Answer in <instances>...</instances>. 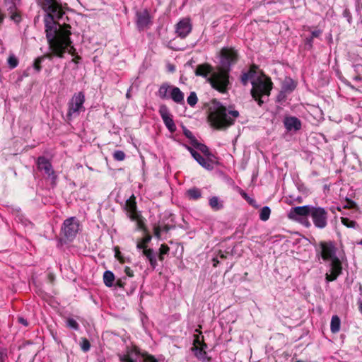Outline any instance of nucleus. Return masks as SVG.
<instances>
[{"mask_svg": "<svg viewBox=\"0 0 362 362\" xmlns=\"http://www.w3.org/2000/svg\"><path fill=\"white\" fill-rule=\"evenodd\" d=\"M42 9L46 13L44 17L46 38L49 47L54 54L59 58L64 57L66 52L71 55L75 54V48L72 45L70 35L71 26L60 25L55 19L62 18L64 12L60 0H42Z\"/></svg>", "mask_w": 362, "mask_h": 362, "instance_id": "nucleus-1", "label": "nucleus"}, {"mask_svg": "<svg viewBox=\"0 0 362 362\" xmlns=\"http://www.w3.org/2000/svg\"><path fill=\"white\" fill-rule=\"evenodd\" d=\"M257 67L252 65L250 69L243 73L240 81L243 85L246 86L250 81L252 85L251 95L252 98L257 101L258 105L261 106L264 103L261 99L264 95L269 96L272 88V82L269 77L262 75L255 78L257 74Z\"/></svg>", "mask_w": 362, "mask_h": 362, "instance_id": "nucleus-2", "label": "nucleus"}, {"mask_svg": "<svg viewBox=\"0 0 362 362\" xmlns=\"http://www.w3.org/2000/svg\"><path fill=\"white\" fill-rule=\"evenodd\" d=\"M320 253L322 259L329 262V272L325 274V279L327 282L333 281L342 272V264L339 258L337 256V247L334 244L329 242L320 243Z\"/></svg>", "mask_w": 362, "mask_h": 362, "instance_id": "nucleus-3", "label": "nucleus"}, {"mask_svg": "<svg viewBox=\"0 0 362 362\" xmlns=\"http://www.w3.org/2000/svg\"><path fill=\"white\" fill-rule=\"evenodd\" d=\"M237 110H228L218 101L214 100L210 107L209 119L214 127L223 129L234 124L235 119L238 117Z\"/></svg>", "mask_w": 362, "mask_h": 362, "instance_id": "nucleus-4", "label": "nucleus"}, {"mask_svg": "<svg viewBox=\"0 0 362 362\" xmlns=\"http://www.w3.org/2000/svg\"><path fill=\"white\" fill-rule=\"evenodd\" d=\"M229 71L219 67L216 71H213L207 81L211 87L222 93H226L230 86Z\"/></svg>", "mask_w": 362, "mask_h": 362, "instance_id": "nucleus-5", "label": "nucleus"}, {"mask_svg": "<svg viewBox=\"0 0 362 362\" xmlns=\"http://www.w3.org/2000/svg\"><path fill=\"white\" fill-rule=\"evenodd\" d=\"M85 95L83 92L75 93L68 103V111L66 114L69 120L78 117L81 112L85 111Z\"/></svg>", "mask_w": 362, "mask_h": 362, "instance_id": "nucleus-6", "label": "nucleus"}, {"mask_svg": "<svg viewBox=\"0 0 362 362\" xmlns=\"http://www.w3.org/2000/svg\"><path fill=\"white\" fill-rule=\"evenodd\" d=\"M313 206L304 205L300 206L292 207L288 213V218L291 220L297 221L303 225L309 227L310 226L307 217L310 215Z\"/></svg>", "mask_w": 362, "mask_h": 362, "instance_id": "nucleus-7", "label": "nucleus"}, {"mask_svg": "<svg viewBox=\"0 0 362 362\" xmlns=\"http://www.w3.org/2000/svg\"><path fill=\"white\" fill-rule=\"evenodd\" d=\"M238 60V54L233 48L223 47L221 50L220 64L221 68L230 71V67L236 64Z\"/></svg>", "mask_w": 362, "mask_h": 362, "instance_id": "nucleus-8", "label": "nucleus"}, {"mask_svg": "<svg viewBox=\"0 0 362 362\" xmlns=\"http://www.w3.org/2000/svg\"><path fill=\"white\" fill-rule=\"evenodd\" d=\"M310 216L316 228L322 229L327 226L328 214L324 208L313 206Z\"/></svg>", "mask_w": 362, "mask_h": 362, "instance_id": "nucleus-9", "label": "nucleus"}, {"mask_svg": "<svg viewBox=\"0 0 362 362\" xmlns=\"http://www.w3.org/2000/svg\"><path fill=\"white\" fill-rule=\"evenodd\" d=\"M62 231L68 240H73L79 230V223L75 217H71L64 221Z\"/></svg>", "mask_w": 362, "mask_h": 362, "instance_id": "nucleus-10", "label": "nucleus"}, {"mask_svg": "<svg viewBox=\"0 0 362 362\" xmlns=\"http://www.w3.org/2000/svg\"><path fill=\"white\" fill-rule=\"evenodd\" d=\"M158 112L168 129L171 133L175 132L176 131V126L168 107L165 105H161L159 107Z\"/></svg>", "mask_w": 362, "mask_h": 362, "instance_id": "nucleus-11", "label": "nucleus"}, {"mask_svg": "<svg viewBox=\"0 0 362 362\" xmlns=\"http://www.w3.org/2000/svg\"><path fill=\"white\" fill-rule=\"evenodd\" d=\"M37 165L40 170L44 171L46 175L49 177H52L53 180L56 179L57 177L54 175L52 165L47 158L44 156L39 157L37 161Z\"/></svg>", "mask_w": 362, "mask_h": 362, "instance_id": "nucleus-12", "label": "nucleus"}, {"mask_svg": "<svg viewBox=\"0 0 362 362\" xmlns=\"http://www.w3.org/2000/svg\"><path fill=\"white\" fill-rule=\"evenodd\" d=\"M192 30V24L189 18L180 20L176 25V33L182 38L185 37Z\"/></svg>", "mask_w": 362, "mask_h": 362, "instance_id": "nucleus-13", "label": "nucleus"}, {"mask_svg": "<svg viewBox=\"0 0 362 362\" xmlns=\"http://www.w3.org/2000/svg\"><path fill=\"white\" fill-rule=\"evenodd\" d=\"M7 10L9 11L10 18L16 23H19L21 21V16L18 12L16 11V6L19 4L21 0H4Z\"/></svg>", "mask_w": 362, "mask_h": 362, "instance_id": "nucleus-14", "label": "nucleus"}, {"mask_svg": "<svg viewBox=\"0 0 362 362\" xmlns=\"http://www.w3.org/2000/svg\"><path fill=\"white\" fill-rule=\"evenodd\" d=\"M192 157L201 166L205 169L211 170L214 168V158L208 157L207 158H204L198 152H194L192 153Z\"/></svg>", "mask_w": 362, "mask_h": 362, "instance_id": "nucleus-15", "label": "nucleus"}, {"mask_svg": "<svg viewBox=\"0 0 362 362\" xmlns=\"http://www.w3.org/2000/svg\"><path fill=\"white\" fill-rule=\"evenodd\" d=\"M136 25L139 30H144L151 23V18L147 11L136 13Z\"/></svg>", "mask_w": 362, "mask_h": 362, "instance_id": "nucleus-16", "label": "nucleus"}, {"mask_svg": "<svg viewBox=\"0 0 362 362\" xmlns=\"http://www.w3.org/2000/svg\"><path fill=\"white\" fill-rule=\"evenodd\" d=\"M284 124L288 131H298L301 128V122L296 117H286L284 120Z\"/></svg>", "mask_w": 362, "mask_h": 362, "instance_id": "nucleus-17", "label": "nucleus"}, {"mask_svg": "<svg viewBox=\"0 0 362 362\" xmlns=\"http://www.w3.org/2000/svg\"><path fill=\"white\" fill-rule=\"evenodd\" d=\"M125 208L127 212L129 214V218L133 221L136 220V203L135 202V197L134 195H132L126 201Z\"/></svg>", "mask_w": 362, "mask_h": 362, "instance_id": "nucleus-18", "label": "nucleus"}, {"mask_svg": "<svg viewBox=\"0 0 362 362\" xmlns=\"http://www.w3.org/2000/svg\"><path fill=\"white\" fill-rule=\"evenodd\" d=\"M169 99H171L177 104L182 105L185 103V95L178 87L173 86L170 93Z\"/></svg>", "mask_w": 362, "mask_h": 362, "instance_id": "nucleus-19", "label": "nucleus"}, {"mask_svg": "<svg viewBox=\"0 0 362 362\" xmlns=\"http://www.w3.org/2000/svg\"><path fill=\"white\" fill-rule=\"evenodd\" d=\"M173 86L168 83H162L157 92V95L162 100H169L170 93Z\"/></svg>", "mask_w": 362, "mask_h": 362, "instance_id": "nucleus-20", "label": "nucleus"}, {"mask_svg": "<svg viewBox=\"0 0 362 362\" xmlns=\"http://www.w3.org/2000/svg\"><path fill=\"white\" fill-rule=\"evenodd\" d=\"M213 68L208 64H199L195 70L196 76H203L208 78V76L211 74Z\"/></svg>", "mask_w": 362, "mask_h": 362, "instance_id": "nucleus-21", "label": "nucleus"}, {"mask_svg": "<svg viewBox=\"0 0 362 362\" xmlns=\"http://www.w3.org/2000/svg\"><path fill=\"white\" fill-rule=\"evenodd\" d=\"M143 255L147 258L149 261V263L153 269H155L157 264V254L154 252L153 249L151 248H144L143 250Z\"/></svg>", "mask_w": 362, "mask_h": 362, "instance_id": "nucleus-22", "label": "nucleus"}, {"mask_svg": "<svg viewBox=\"0 0 362 362\" xmlns=\"http://www.w3.org/2000/svg\"><path fill=\"white\" fill-rule=\"evenodd\" d=\"M194 355L196 357L202 361L203 362H211V358L207 356L206 352L203 349V347H194Z\"/></svg>", "mask_w": 362, "mask_h": 362, "instance_id": "nucleus-23", "label": "nucleus"}, {"mask_svg": "<svg viewBox=\"0 0 362 362\" xmlns=\"http://www.w3.org/2000/svg\"><path fill=\"white\" fill-rule=\"evenodd\" d=\"M50 49H52L50 47H49ZM52 51V50H51ZM52 55H54L55 54H54L53 52H52V54H45L43 56H41V57H37V59H35L34 63H33V68L35 69V70L37 71V72H40L41 71V63L45 60V58L48 57L49 59L52 58ZM56 57H57L56 55Z\"/></svg>", "mask_w": 362, "mask_h": 362, "instance_id": "nucleus-24", "label": "nucleus"}, {"mask_svg": "<svg viewBox=\"0 0 362 362\" xmlns=\"http://www.w3.org/2000/svg\"><path fill=\"white\" fill-rule=\"evenodd\" d=\"M341 327V320L337 315H333L330 322V330L335 334L339 332Z\"/></svg>", "mask_w": 362, "mask_h": 362, "instance_id": "nucleus-25", "label": "nucleus"}, {"mask_svg": "<svg viewBox=\"0 0 362 362\" xmlns=\"http://www.w3.org/2000/svg\"><path fill=\"white\" fill-rule=\"evenodd\" d=\"M192 146L202 152L207 157L215 158L214 156L210 153L209 148L206 145L199 143L198 141H194Z\"/></svg>", "mask_w": 362, "mask_h": 362, "instance_id": "nucleus-26", "label": "nucleus"}, {"mask_svg": "<svg viewBox=\"0 0 362 362\" xmlns=\"http://www.w3.org/2000/svg\"><path fill=\"white\" fill-rule=\"evenodd\" d=\"M296 83L290 78H286L282 85V89L285 92H291L296 88Z\"/></svg>", "mask_w": 362, "mask_h": 362, "instance_id": "nucleus-27", "label": "nucleus"}, {"mask_svg": "<svg viewBox=\"0 0 362 362\" xmlns=\"http://www.w3.org/2000/svg\"><path fill=\"white\" fill-rule=\"evenodd\" d=\"M115 281L114 274L109 270H107L103 274V281L106 286L111 287Z\"/></svg>", "mask_w": 362, "mask_h": 362, "instance_id": "nucleus-28", "label": "nucleus"}, {"mask_svg": "<svg viewBox=\"0 0 362 362\" xmlns=\"http://www.w3.org/2000/svg\"><path fill=\"white\" fill-rule=\"evenodd\" d=\"M210 206L215 211L221 209L223 207L222 202H221L218 197H212L209 199Z\"/></svg>", "mask_w": 362, "mask_h": 362, "instance_id": "nucleus-29", "label": "nucleus"}, {"mask_svg": "<svg viewBox=\"0 0 362 362\" xmlns=\"http://www.w3.org/2000/svg\"><path fill=\"white\" fill-rule=\"evenodd\" d=\"M7 63H8V67L11 69H15L16 67L18 66V59L15 56L14 54L11 53L9 54V56H8V59H7Z\"/></svg>", "mask_w": 362, "mask_h": 362, "instance_id": "nucleus-30", "label": "nucleus"}, {"mask_svg": "<svg viewBox=\"0 0 362 362\" xmlns=\"http://www.w3.org/2000/svg\"><path fill=\"white\" fill-rule=\"evenodd\" d=\"M187 193L192 199H198L202 196L201 190L196 187L188 189Z\"/></svg>", "mask_w": 362, "mask_h": 362, "instance_id": "nucleus-31", "label": "nucleus"}, {"mask_svg": "<svg viewBox=\"0 0 362 362\" xmlns=\"http://www.w3.org/2000/svg\"><path fill=\"white\" fill-rule=\"evenodd\" d=\"M271 214V210L269 206H264L262 208L260 213H259V218L263 221H266L269 218Z\"/></svg>", "mask_w": 362, "mask_h": 362, "instance_id": "nucleus-32", "label": "nucleus"}, {"mask_svg": "<svg viewBox=\"0 0 362 362\" xmlns=\"http://www.w3.org/2000/svg\"><path fill=\"white\" fill-rule=\"evenodd\" d=\"M170 250L169 247L167 245L162 244L159 249L158 259L160 261L164 259V255L168 254Z\"/></svg>", "mask_w": 362, "mask_h": 362, "instance_id": "nucleus-33", "label": "nucleus"}, {"mask_svg": "<svg viewBox=\"0 0 362 362\" xmlns=\"http://www.w3.org/2000/svg\"><path fill=\"white\" fill-rule=\"evenodd\" d=\"M151 236L150 235H147L146 237H144L141 242H139L137 243L136 247L138 249H142L144 250V248H147L146 245L151 241Z\"/></svg>", "mask_w": 362, "mask_h": 362, "instance_id": "nucleus-34", "label": "nucleus"}, {"mask_svg": "<svg viewBox=\"0 0 362 362\" xmlns=\"http://www.w3.org/2000/svg\"><path fill=\"white\" fill-rule=\"evenodd\" d=\"M198 101V98L195 92H191L187 98V102L191 107H194Z\"/></svg>", "mask_w": 362, "mask_h": 362, "instance_id": "nucleus-35", "label": "nucleus"}, {"mask_svg": "<svg viewBox=\"0 0 362 362\" xmlns=\"http://www.w3.org/2000/svg\"><path fill=\"white\" fill-rule=\"evenodd\" d=\"M182 129L183 134H185V136L190 140V144L192 145L194 144V141H196L197 140L193 135L192 132L185 127H183Z\"/></svg>", "mask_w": 362, "mask_h": 362, "instance_id": "nucleus-36", "label": "nucleus"}, {"mask_svg": "<svg viewBox=\"0 0 362 362\" xmlns=\"http://www.w3.org/2000/svg\"><path fill=\"white\" fill-rule=\"evenodd\" d=\"M341 223L346 226V227L348 228H356L357 223L356 221H352V220H350L349 218H344L342 217L341 218Z\"/></svg>", "mask_w": 362, "mask_h": 362, "instance_id": "nucleus-37", "label": "nucleus"}, {"mask_svg": "<svg viewBox=\"0 0 362 362\" xmlns=\"http://www.w3.org/2000/svg\"><path fill=\"white\" fill-rule=\"evenodd\" d=\"M229 252H222L221 250H220L217 255V256L216 257H214L213 258V262H214V267H216L217 264L219 263L218 260V257L223 259H226L227 257V254H228Z\"/></svg>", "mask_w": 362, "mask_h": 362, "instance_id": "nucleus-38", "label": "nucleus"}, {"mask_svg": "<svg viewBox=\"0 0 362 362\" xmlns=\"http://www.w3.org/2000/svg\"><path fill=\"white\" fill-rule=\"evenodd\" d=\"M113 158L115 160L122 161L125 158V153L121 150H117L113 153Z\"/></svg>", "mask_w": 362, "mask_h": 362, "instance_id": "nucleus-39", "label": "nucleus"}, {"mask_svg": "<svg viewBox=\"0 0 362 362\" xmlns=\"http://www.w3.org/2000/svg\"><path fill=\"white\" fill-rule=\"evenodd\" d=\"M66 325L75 330H78L79 328V325L78 322L73 318H69L66 321Z\"/></svg>", "mask_w": 362, "mask_h": 362, "instance_id": "nucleus-40", "label": "nucleus"}, {"mask_svg": "<svg viewBox=\"0 0 362 362\" xmlns=\"http://www.w3.org/2000/svg\"><path fill=\"white\" fill-rule=\"evenodd\" d=\"M81 348L84 352H87L90 350V344L89 341L86 339L83 338L81 342Z\"/></svg>", "mask_w": 362, "mask_h": 362, "instance_id": "nucleus-41", "label": "nucleus"}, {"mask_svg": "<svg viewBox=\"0 0 362 362\" xmlns=\"http://www.w3.org/2000/svg\"><path fill=\"white\" fill-rule=\"evenodd\" d=\"M144 358L145 362H158V360L152 355L147 354L146 352L141 354Z\"/></svg>", "mask_w": 362, "mask_h": 362, "instance_id": "nucleus-42", "label": "nucleus"}, {"mask_svg": "<svg viewBox=\"0 0 362 362\" xmlns=\"http://www.w3.org/2000/svg\"><path fill=\"white\" fill-rule=\"evenodd\" d=\"M127 354L128 357H135L136 359L137 356L141 354L139 351L136 347L128 350Z\"/></svg>", "mask_w": 362, "mask_h": 362, "instance_id": "nucleus-43", "label": "nucleus"}, {"mask_svg": "<svg viewBox=\"0 0 362 362\" xmlns=\"http://www.w3.org/2000/svg\"><path fill=\"white\" fill-rule=\"evenodd\" d=\"M122 362H136L135 357H128L127 354L119 356Z\"/></svg>", "mask_w": 362, "mask_h": 362, "instance_id": "nucleus-44", "label": "nucleus"}, {"mask_svg": "<svg viewBox=\"0 0 362 362\" xmlns=\"http://www.w3.org/2000/svg\"><path fill=\"white\" fill-rule=\"evenodd\" d=\"M160 228L159 226H155L154 228H153V233H154V235L157 238H160Z\"/></svg>", "mask_w": 362, "mask_h": 362, "instance_id": "nucleus-45", "label": "nucleus"}, {"mask_svg": "<svg viewBox=\"0 0 362 362\" xmlns=\"http://www.w3.org/2000/svg\"><path fill=\"white\" fill-rule=\"evenodd\" d=\"M124 272H125L126 275L128 276L129 277L134 276V272L129 267H126L124 268Z\"/></svg>", "mask_w": 362, "mask_h": 362, "instance_id": "nucleus-46", "label": "nucleus"}, {"mask_svg": "<svg viewBox=\"0 0 362 362\" xmlns=\"http://www.w3.org/2000/svg\"><path fill=\"white\" fill-rule=\"evenodd\" d=\"M321 33H322V31L320 30H313L311 33V37L312 38L318 37L321 35Z\"/></svg>", "mask_w": 362, "mask_h": 362, "instance_id": "nucleus-47", "label": "nucleus"}, {"mask_svg": "<svg viewBox=\"0 0 362 362\" xmlns=\"http://www.w3.org/2000/svg\"><path fill=\"white\" fill-rule=\"evenodd\" d=\"M6 357V351L0 349V362H4Z\"/></svg>", "mask_w": 362, "mask_h": 362, "instance_id": "nucleus-48", "label": "nucleus"}, {"mask_svg": "<svg viewBox=\"0 0 362 362\" xmlns=\"http://www.w3.org/2000/svg\"><path fill=\"white\" fill-rule=\"evenodd\" d=\"M18 320L21 324L23 325L25 327L28 325L27 320L24 319L23 317H18Z\"/></svg>", "mask_w": 362, "mask_h": 362, "instance_id": "nucleus-49", "label": "nucleus"}, {"mask_svg": "<svg viewBox=\"0 0 362 362\" xmlns=\"http://www.w3.org/2000/svg\"><path fill=\"white\" fill-rule=\"evenodd\" d=\"M240 194L242 195V197H243L245 199H246V200L249 201L250 198H249V197L247 196V193H245L244 191H243V190H242V191L240 192Z\"/></svg>", "mask_w": 362, "mask_h": 362, "instance_id": "nucleus-50", "label": "nucleus"}, {"mask_svg": "<svg viewBox=\"0 0 362 362\" xmlns=\"http://www.w3.org/2000/svg\"><path fill=\"white\" fill-rule=\"evenodd\" d=\"M186 147V148L189 151V153H191V155L192 156V153H194V152H197L196 151H194L192 147L187 146V145H185V146Z\"/></svg>", "mask_w": 362, "mask_h": 362, "instance_id": "nucleus-51", "label": "nucleus"}, {"mask_svg": "<svg viewBox=\"0 0 362 362\" xmlns=\"http://www.w3.org/2000/svg\"><path fill=\"white\" fill-rule=\"evenodd\" d=\"M186 147V148L189 151V153H191V155L192 156V153H194V152H197L196 151H194L192 147L187 146V145H185V146Z\"/></svg>", "mask_w": 362, "mask_h": 362, "instance_id": "nucleus-52", "label": "nucleus"}, {"mask_svg": "<svg viewBox=\"0 0 362 362\" xmlns=\"http://www.w3.org/2000/svg\"><path fill=\"white\" fill-rule=\"evenodd\" d=\"M313 39L312 37H310V38H307L306 39V44L308 45L310 47H312V44H313Z\"/></svg>", "mask_w": 362, "mask_h": 362, "instance_id": "nucleus-53", "label": "nucleus"}, {"mask_svg": "<svg viewBox=\"0 0 362 362\" xmlns=\"http://www.w3.org/2000/svg\"><path fill=\"white\" fill-rule=\"evenodd\" d=\"M354 80L359 81L362 80V78L360 76H356L354 77Z\"/></svg>", "mask_w": 362, "mask_h": 362, "instance_id": "nucleus-54", "label": "nucleus"}, {"mask_svg": "<svg viewBox=\"0 0 362 362\" xmlns=\"http://www.w3.org/2000/svg\"><path fill=\"white\" fill-rule=\"evenodd\" d=\"M358 310H359L360 313L362 314V302L359 303Z\"/></svg>", "mask_w": 362, "mask_h": 362, "instance_id": "nucleus-55", "label": "nucleus"}, {"mask_svg": "<svg viewBox=\"0 0 362 362\" xmlns=\"http://www.w3.org/2000/svg\"><path fill=\"white\" fill-rule=\"evenodd\" d=\"M126 97L127 98H129L131 97V95H130V88L128 90L127 93H126Z\"/></svg>", "mask_w": 362, "mask_h": 362, "instance_id": "nucleus-56", "label": "nucleus"}, {"mask_svg": "<svg viewBox=\"0 0 362 362\" xmlns=\"http://www.w3.org/2000/svg\"><path fill=\"white\" fill-rule=\"evenodd\" d=\"M169 71H175V67L172 65H170L169 66Z\"/></svg>", "mask_w": 362, "mask_h": 362, "instance_id": "nucleus-57", "label": "nucleus"}, {"mask_svg": "<svg viewBox=\"0 0 362 362\" xmlns=\"http://www.w3.org/2000/svg\"><path fill=\"white\" fill-rule=\"evenodd\" d=\"M80 57L77 56L75 57V59H73V61L75 62V63H77L78 62V60L80 59Z\"/></svg>", "mask_w": 362, "mask_h": 362, "instance_id": "nucleus-58", "label": "nucleus"}, {"mask_svg": "<svg viewBox=\"0 0 362 362\" xmlns=\"http://www.w3.org/2000/svg\"><path fill=\"white\" fill-rule=\"evenodd\" d=\"M357 244L362 245V240H360L359 242H358V243H357Z\"/></svg>", "mask_w": 362, "mask_h": 362, "instance_id": "nucleus-59", "label": "nucleus"}, {"mask_svg": "<svg viewBox=\"0 0 362 362\" xmlns=\"http://www.w3.org/2000/svg\"><path fill=\"white\" fill-rule=\"evenodd\" d=\"M138 223H139V228H141L142 223L141 222H139Z\"/></svg>", "mask_w": 362, "mask_h": 362, "instance_id": "nucleus-60", "label": "nucleus"}, {"mask_svg": "<svg viewBox=\"0 0 362 362\" xmlns=\"http://www.w3.org/2000/svg\"><path fill=\"white\" fill-rule=\"evenodd\" d=\"M117 284L119 286H122V284L119 283V281H117Z\"/></svg>", "mask_w": 362, "mask_h": 362, "instance_id": "nucleus-61", "label": "nucleus"}, {"mask_svg": "<svg viewBox=\"0 0 362 362\" xmlns=\"http://www.w3.org/2000/svg\"><path fill=\"white\" fill-rule=\"evenodd\" d=\"M165 230H168V228L167 226H165Z\"/></svg>", "mask_w": 362, "mask_h": 362, "instance_id": "nucleus-62", "label": "nucleus"}]
</instances>
